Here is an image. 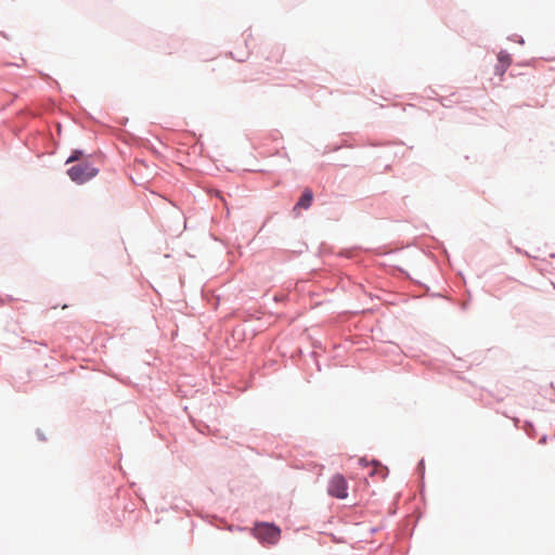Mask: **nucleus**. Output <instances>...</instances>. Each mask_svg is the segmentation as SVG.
Returning <instances> with one entry per match:
<instances>
[{
  "label": "nucleus",
  "mask_w": 555,
  "mask_h": 555,
  "mask_svg": "<svg viewBox=\"0 0 555 555\" xmlns=\"http://www.w3.org/2000/svg\"><path fill=\"white\" fill-rule=\"evenodd\" d=\"M99 168L88 160L79 162L66 170L68 178L76 184L81 185L93 179L99 173Z\"/></svg>",
  "instance_id": "nucleus-1"
},
{
  "label": "nucleus",
  "mask_w": 555,
  "mask_h": 555,
  "mask_svg": "<svg viewBox=\"0 0 555 555\" xmlns=\"http://www.w3.org/2000/svg\"><path fill=\"white\" fill-rule=\"evenodd\" d=\"M253 535L262 544H275L281 538V529L273 522H256Z\"/></svg>",
  "instance_id": "nucleus-2"
},
{
  "label": "nucleus",
  "mask_w": 555,
  "mask_h": 555,
  "mask_svg": "<svg viewBox=\"0 0 555 555\" xmlns=\"http://www.w3.org/2000/svg\"><path fill=\"white\" fill-rule=\"evenodd\" d=\"M327 493L330 496L344 500L348 496V483L344 475L335 474L328 481Z\"/></svg>",
  "instance_id": "nucleus-3"
},
{
  "label": "nucleus",
  "mask_w": 555,
  "mask_h": 555,
  "mask_svg": "<svg viewBox=\"0 0 555 555\" xmlns=\"http://www.w3.org/2000/svg\"><path fill=\"white\" fill-rule=\"evenodd\" d=\"M511 64V54L505 50H501L498 53V64L494 66V75L503 76Z\"/></svg>",
  "instance_id": "nucleus-4"
},
{
  "label": "nucleus",
  "mask_w": 555,
  "mask_h": 555,
  "mask_svg": "<svg viewBox=\"0 0 555 555\" xmlns=\"http://www.w3.org/2000/svg\"><path fill=\"white\" fill-rule=\"evenodd\" d=\"M313 198H314V195H313L312 190L309 188H306L301 192L299 199L294 205L293 210L295 211L297 209H309L313 203Z\"/></svg>",
  "instance_id": "nucleus-5"
},
{
  "label": "nucleus",
  "mask_w": 555,
  "mask_h": 555,
  "mask_svg": "<svg viewBox=\"0 0 555 555\" xmlns=\"http://www.w3.org/2000/svg\"><path fill=\"white\" fill-rule=\"evenodd\" d=\"M373 465L379 466V468H373L370 473L371 476H374L375 474H380L382 479H385L388 476V468L386 466H383L377 460L373 459L371 462Z\"/></svg>",
  "instance_id": "nucleus-6"
},
{
  "label": "nucleus",
  "mask_w": 555,
  "mask_h": 555,
  "mask_svg": "<svg viewBox=\"0 0 555 555\" xmlns=\"http://www.w3.org/2000/svg\"><path fill=\"white\" fill-rule=\"evenodd\" d=\"M85 156V151L80 149H75L72 151L70 155L67 157L65 164L69 163H79V160Z\"/></svg>",
  "instance_id": "nucleus-7"
},
{
  "label": "nucleus",
  "mask_w": 555,
  "mask_h": 555,
  "mask_svg": "<svg viewBox=\"0 0 555 555\" xmlns=\"http://www.w3.org/2000/svg\"><path fill=\"white\" fill-rule=\"evenodd\" d=\"M524 431L527 434V436L531 439H533L537 436V430L531 421H525L522 425Z\"/></svg>",
  "instance_id": "nucleus-8"
},
{
  "label": "nucleus",
  "mask_w": 555,
  "mask_h": 555,
  "mask_svg": "<svg viewBox=\"0 0 555 555\" xmlns=\"http://www.w3.org/2000/svg\"><path fill=\"white\" fill-rule=\"evenodd\" d=\"M417 473L421 475L422 478H424L425 475V461L424 459L420 460L416 466Z\"/></svg>",
  "instance_id": "nucleus-9"
},
{
  "label": "nucleus",
  "mask_w": 555,
  "mask_h": 555,
  "mask_svg": "<svg viewBox=\"0 0 555 555\" xmlns=\"http://www.w3.org/2000/svg\"><path fill=\"white\" fill-rule=\"evenodd\" d=\"M509 39L513 40V41H516V42H518L520 44L525 43V40H524V38L520 35H516L515 34L512 37H509Z\"/></svg>",
  "instance_id": "nucleus-10"
},
{
  "label": "nucleus",
  "mask_w": 555,
  "mask_h": 555,
  "mask_svg": "<svg viewBox=\"0 0 555 555\" xmlns=\"http://www.w3.org/2000/svg\"><path fill=\"white\" fill-rule=\"evenodd\" d=\"M404 278L406 279H410V274L406 270H404L403 268H400V267H397L396 268Z\"/></svg>",
  "instance_id": "nucleus-11"
},
{
  "label": "nucleus",
  "mask_w": 555,
  "mask_h": 555,
  "mask_svg": "<svg viewBox=\"0 0 555 555\" xmlns=\"http://www.w3.org/2000/svg\"><path fill=\"white\" fill-rule=\"evenodd\" d=\"M36 434L39 440L46 441V436L40 429H37Z\"/></svg>",
  "instance_id": "nucleus-12"
},
{
  "label": "nucleus",
  "mask_w": 555,
  "mask_h": 555,
  "mask_svg": "<svg viewBox=\"0 0 555 555\" xmlns=\"http://www.w3.org/2000/svg\"><path fill=\"white\" fill-rule=\"evenodd\" d=\"M547 439H548V436L546 434L542 435L540 440H539V443L540 444H545L547 442Z\"/></svg>",
  "instance_id": "nucleus-13"
},
{
  "label": "nucleus",
  "mask_w": 555,
  "mask_h": 555,
  "mask_svg": "<svg viewBox=\"0 0 555 555\" xmlns=\"http://www.w3.org/2000/svg\"><path fill=\"white\" fill-rule=\"evenodd\" d=\"M359 464H360L361 466H364V467H366V466H369V465H370V463L367 462V460H366L365 457H361V459L359 460Z\"/></svg>",
  "instance_id": "nucleus-14"
},
{
  "label": "nucleus",
  "mask_w": 555,
  "mask_h": 555,
  "mask_svg": "<svg viewBox=\"0 0 555 555\" xmlns=\"http://www.w3.org/2000/svg\"><path fill=\"white\" fill-rule=\"evenodd\" d=\"M214 195H215V196H217V197H219V198H221V199H223V197H222V193H221L219 190H215V191H214Z\"/></svg>",
  "instance_id": "nucleus-15"
},
{
  "label": "nucleus",
  "mask_w": 555,
  "mask_h": 555,
  "mask_svg": "<svg viewBox=\"0 0 555 555\" xmlns=\"http://www.w3.org/2000/svg\"><path fill=\"white\" fill-rule=\"evenodd\" d=\"M514 425L519 428L520 420L518 417L513 418Z\"/></svg>",
  "instance_id": "nucleus-16"
},
{
  "label": "nucleus",
  "mask_w": 555,
  "mask_h": 555,
  "mask_svg": "<svg viewBox=\"0 0 555 555\" xmlns=\"http://www.w3.org/2000/svg\"><path fill=\"white\" fill-rule=\"evenodd\" d=\"M467 307H468V304H466V302L462 305V309H463V310H466V309H467Z\"/></svg>",
  "instance_id": "nucleus-17"
}]
</instances>
